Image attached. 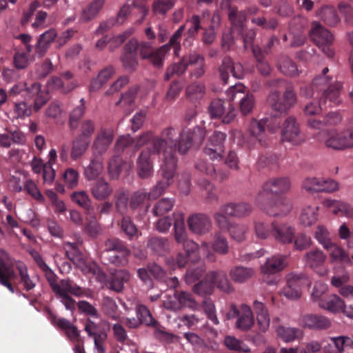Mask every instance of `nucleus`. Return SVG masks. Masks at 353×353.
<instances>
[{
  "mask_svg": "<svg viewBox=\"0 0 353 353\" xmlns=\"http://www.w3.org/2000/svg\"><path fill=\"white\" fill-rule=\"evenodd\" d=\"M138 49H139L141 57L148 59L156 67L163 65L165 56L169 52L168 45H163L158 49L152 50L149 42L139 43Z\"/></svg>",
  "mask_w": 353,
  "mask_h": 353,
  "instance_id": "obj_18",
  "label": "nucleus"
},
{
  "mask_svg": "<svg viewBox=\"0 0 353 353\" xmlns=\"http://www.w3.org/2000/svg\"><path fill=\"white\" fill-rule=\"evenodd\" d=\"M208 278L212 282L213 287L216 285L218 288L226 293H230L233 291V288L227 278L226 274L224 272H211L208 274Z\"/></svg>",
  "mask_w": 353,
  "mask_h": 353,
  "instance_id": "obj_46",
  "label": "nucleus"
},
{
  "mask_svg": "<svg viewBox=\"0 0 353 353\" xmlns=\"http://www.w3.org/2000/svg\"><path fill=\"white\" fill-rule=\"evenodd\" d=\"M113 141V132L110 129L101 128L92 145L93 155L102 157Z\"/></svg>",
  "mask_w": 353,
  "mask_h": 353,
  "instance_id": "obj_26",
  "label": "nucleus"
},
{
  "mask_svg": "<svg viewBox=\"0 0 353 353\" xmlns=\"http://www.w3.org/2000/svg\"><path fill=\"white\" fill-rule=\"evenodd\" d=\"M103 170V158L99 156L93 155L90 164L85 168L84 175L87 180L92 181L96 179Z\"/></svg>",
  "mask_w": 353,
  "mask_h": 353,
  "instance_id": "obj_43",
  "label": "nucleus"
},
{
  "mask_svg": "<svg viewBox=\"0 0 353 353\" xmlns=\"http://www.w3.org/2000/svg\"><path fill=\"white\" fill-rule=\"evenodd\" d=\"M218 70L220 78L224 83H228L230 74L236 79L241 78L243 74L242 65L240 63L234 64L233 60L229 56L223 58Z\"/></svg>",
  "mask_w": 353,
  "mask_h": 353,
  "instance_id": "obj_24",
  "label": "nucleus"
},
{
  "mask_svg": "<svg viewBox=\"0 0 353 353\" xmlns=\"http://www.w3.org/2000/svg\"><path fill=\"white\" fill-rule=\"evenodd\" d=\"M318 210L319 207L316 205L305 207L300 216L301 223L305 226L314 224L318 219Z\"/></svg>",
  "mask_w": 353,
  "mask_h": 353,
  "instance_id": "obj_56",
  "label": "nucleus"
},
{
  "mask_svg": "<svg viewBox=\"0 0 353 353\" xmlns=\"http://www.w3.org/2000/svg\"><path fill=\"white\" fill-rule=\"evenodd\" d=\"M118 225L129 240L137 237L138 228L128 216H123Z\"/></svg>",
  "mask_w": 353,
  "mask_h": 353,
  "instance_id": "obj_60",
  "label": "nucleus"
},
{
  "mask_svg": "<svg viewBox=\"0 0 353 353\" xmlns=\"http://www.w3.org/2000/svg\"><path fill=\"white\" fill-rule=\"evenodd\" d=\"M254 324V316L251 307L247 304H241V310L235 323L236 329L246 332Z\"/></svg>",
  "mask_w": 353,
  "mask_h": 353,
  "instance_id": "obj_35",
  "label": "nucleus"
},
{
  "mask_svg": "<svg viewBox=\"0 0 353 353\" xmlns=\"http://www.w3.org/2000/svg\"><path fill=\"white\" fill-rule=\"evenodd\" d=\"M327 256L322 250L315 248L307 252L303 257V261L305 266L314 270L320 276H324L327 273L323 268Z\"/></svg>",
  "mask_w": 353,
  "mask_h": 353,
  "instance_id": "obj_22",
  "label": "nucleus"
},
{
  "mask_svg": "<svg viewBox=\"0 0 353 353\" xmlns=\"http://www.w3.org/2000/svg\"><path fill=\"white\" fill-rule=\"evenodd\" d=\"M312 87L322 92L321 96L329 100V105H336L341 102L340 92L342 84L339 81L332 82L329 76L318 75L312 81Z\"/></svg>",
  "mask_w": 353,
  "mask_h": 353,
  "instance_id": "obj_6",
  "label": "nucleus"
},
{
  "mask_svg": "<svg viewBox=\"0 0 353 353\" xmlns=\"http://www.w3.org/2000/svg\"><path fill=\"white\" fill-rule=\"evenodd\" d=\"M48 319L52 324L64 330L66 336L71 342L83 343L80 332L70 321L64 318L57 319L56 315L50 310H48Z\"/></svg>",
  "mask_w": 353,
  "mask_h": 353,
  "instance_id": "obj_20",
  "label": "nucleus"
},
{
  "mask_svg": "<svg viewBox=\"0 0 353 353\" xmlns=\"http://www.w3.org/2000/svg\"><path fill=\"white\" fill-rule=\"evenodd\" d=\"M174 296L176 300V301H170L164 302L165 307L167 309L176 311L180 310L181 307H188L194 310L198 307L196 301L190 292L185 291L175 292Z\"/></svg>",
  "mask_w": 353,
  "mask_h": 353,
  "instance_id": "obj_25",
  "label": "nucleus"
},
{
  "mask_svg": "<svg viewBox=\"0 0 353 353\" xmlns=\"http://www.w3.org/2000/svg\"><path fill=\"white\" fill-rule=\"evenodd\" d=\"M321 136L323 137V141L327 148L336 150H343L353 148V121L350 126L341 132L328 131L323 132Z\"/></svg>",
  "mask_w": 353,
  "mask_h": 353,
  "instance_id": "obj_8",
  "label": "nucleus"
},
{
  "mask_svg": "<svg viewBox=\"0 0 353 353\" xmlns=\"http://www.w3.org/2000/svg\"><path fill=\"white\" fill-rule=\"evenodd\" d=\"M262 192L256 198V201L261 210L271 216H283L287 215L292 210V205L290 200L285 196H279L267 203H261Z\"/></svg>",
  "mask_w": 353,
  "mask_h": 353,
  "instance_id": "obj_13",
  "label": "nucleus"
},
{
  "mask_svg": "<svg viewBox=\"0 0 353 353\" xmlns=\"http://www.w3.org/2000/svg\"><path fill=\"white\" fill-rule=\"evenodd\" d=\"M115 69L112 65L101 70L97 77L92 79L89 90L90 92H96L101 89V88L114 75Z\"/></svg>",
  "mask_w": 353,
  "mask_h": 353,
  "instance_id": "obj_40",
  "label": "nucleus"
},
{
  "mask_svg": "<svg viewBox=\"0 0 353 353\" xmlns=\"http://www.w3.org/2000/svg\"><path fill=\"white\" fill-rule=\"evenodd\" d=\"M189 63L192 67L190 70L191 79H198L205 74L206 63L205 58L202 54L195 52L190 53Z\"/></svg>",
  "mask_w": 353,
  "mask_h": 353,
  "instance_id": "obj_33",
  "label": "nucleus"
},
{
  "mask_svg": "<svg viewBox=\"0 0 353 353\" xmlns=\"http://www.w3.org/2000/svg\"><path fill=\"white\" fill-rule=\"evenodd\" d=\"M226 137V134L222 132H214L203 148V154L208 156L211 160H221L225 152L224 143Z\"/></svg>",
  "mask_w": 353,
  "mask_h": 353,
  "instance_id": "obj_15",
  "label": "nucleus"
},
{
  "mask_svg": "<svg viewBox=\"0 0 353 353\" xmlns=\"http://www.w3.org/2000/svg\"><path fill=\"white\" fill-rule=\"evenodd\" d=\"M287 263L286 256L274 255L267 259L266 262L261 266V270L264 274H274L283 270Z\"/></svg>",
  "mask_w": 353,
  "mask_h": 353,
  "instance_id": "obj_37",
  "label": "nucleus"
},
{
  "mask_svg": "<svg viewBox=\"0 0 353 353\" xmlns=\"http://www.w3.org/2000/svg\"><path fill=\"white\" fill-rule=\"evenodd\" d=\"M225 105L226 102L220 99L212 100L208 107L210 117L212 119L223 118L226 115L228 109V106L226 108Z\"/></svg>",
  "mask_w": 353,
  "mask_h": 353,
  "instance_id": "obj_59",
  "label": "nucleus"
},
{
  "mask_svg": "<svg viewBox=\"0 0 353 353\" xmlns=\"http://www.w3.org/2000/svg\"><path fill=\"white\" fill-rule=\"evenodd\" d=\"M71 199L72 201L78 204L84 210L85 215H90L91 216H93L95 208L86 192H74L72 194Z\"/></svg>",
  "mask_w": 353,
  "mask_h": 353,
  "instance_id": "obj_44",
  "label": "nucleus"
},
{
  "mask_svg": "<svg viewBox=\"0 0 353 353\" xmlns=\"http://www.w3.org/2000/svg\"><path fill=\"white\" fill-rule=\"evenodd\" d=\"M130 278V274L125 270H119L112 274L110 279V288L115 292H121L124 283H127Z\"/></svg>",
  "mask_w": 353,
  "mask_h": 353,
  "instance_id": "obj_45",
  "label": "nucleus"
},
{
  "mask_svg": "<svg viewBox=\"0 0 353 353\" xmlns=\"http://www.w3.org/2000/svg\"><path fill=\"white\" fill-rule=\"evenodd\" d=\"M118 306L116 302L110 297H105L103 300L101 310L103 312L112 320L118 321L120 315L117 312Z\"/></svg>",
  "mask_w": 353,
  "mask_h": 353,
  "instance_id": "obj_64",
  "label": "nucleus"
},
{
  "mask_svg": "<svg viewBox=\"0 0 353 353\" xmlns=\"http://www.w3.org/2000/svg\"><path fill=\"white\" fill-rule=\"evenodd\" d=\"M253 309L256 315V321L259 330L262 332H265L269 328L270 322L267 307L263 303L256 300L253 303Z\"/></svg>",
  "mask_w": 353,
  "mask_h": 353,
  "instance_id": "obj_38",
  "label": "nucleus"
},
{
  "mask_svg": "<svg viewBox=\"0 0 353 353\" xmlns=\"http://www.w3.org/2000/svg\"><path fill=\"white\" fill-rule=\"evenodd\" d=\"M152 154L150 148H147L141 151L137 159V174L141 179H148L153 174Z\"/></svg>",
  "mask_w": 353,
  "mask_h": 353,
  "instance_id": "obj_27",
  "label": "nucleus"
},
{
  "mask_svg": "<svg viewBox=\"0 0 353 353\" xmlns=\"http://www.w3.org/2000/svg\"><path fill=\"white\" fill-rule=\"evenodd\" d=\"M228 231L233 240L240 243L245 240L248 227L244 224L233 223Z\"/></svg>",
  "mask_w": 353,
  "mask_h": 353,
  "instance_id": "obj_63",
  "label": "nucleus"
},
{
  "mask_svg": "<svg viewBox=\"0 0 353 353\" xmlns=\"http://www.w3.org/2000/svg\"><path fill=\"white\" fill-rule=\"evenodd\" d=\"M319 305L321 308L333 313L341 312L343 313L345 307L344 301L335 294L321 299Z\"/></svg>",
  "mask_w": 353,
  "mask_h": 353,
  "instance_id": "obj_39",
  "label": "nucleus"
},
{
  "mask_svg": "<svg viewBox=\"0 0 353 353\" xmlns=\"http://www.w3.org/2000/svg\"><path fill=\"white\" fill-rule=\"evenodd\" d=\"M147 248L152 252L162 255L169 250V241L164 237L152 236L148 240Z\"/></svg>",
  "mask_w": 353,
  "mask_h": 353,
  "instance_id": "obj_47",
  "label": "nucleus"
},
{
  "mask_svg": "<svg viewBox=\"0 0 353 353\" xmlns=\"http://www.w3.org/2000/svg\"><path fill=\"white\" fill-rule=\"evenodd\" d=\"M271 236L276 241L283 243H290L293 241L294 229L285 223H271Z\"/></svg>",
  "mask_w": 353,
  "mask_h": 353,
  "instance_id": "obj_30",
  "label": "nucleus"
},
{
  "mask_svg": "<svg viewBox=\"0 0 353 353\" xmlns=\"http://www.w3.org/2000/svg\"><path fill=\"white\" fill-rule=\"evenodd\" d=\"M38 91L37 82L33 83L30 87L26 83L20 82L14 84L10 90V94L16 96L21 94L26 99H28L30 94H33Z\"/></svg>",
  "mask_w": 353,
  "mask_h": 353,
  "instance_id": "obj_54",
  "label": "nucleus"
},
{
  "mask_svg": "<svg viewBox=\"0 0 353 353\" xmlns=\"http://www.w3.org/2000/svg\"><path fill=\"white\" fill-rule=\"evenodd\" d=\"M130 253L125 242L119 238L112 237L104 242L101 257L104 261L107 260L108 263L117 266H125L128 263Z\"/></svg>",
  "mask_w": 353,
  "mask_h": 353,
  "instance_id": "obj_5",
  "label": "nucleus"
},
{
  "mask_svg": "<svg viewBox=\"0 0 353 353\" xmlns=\"http://www.w3.org/2000/svg\"><path fill=\"white\" fill-rule=\"evenodd\" d=\"M296 102V95L292 85L286 88L282 98L277 90H272L267 97L268 105L278 113L287 112Z\"/></svg>",
  "mask_w": 353,
  "mask_h": 353,
  "instance_id": "obj_9",
  "label": "nucleus"
},
{
  "mask_svg": "<svg viewBox=\"0 0 353 353\" xmlns=\"http://www.w3.org/2000/svg\"><path fill=\"white\" fill-rule=\"evenodd\" d=\"M135 311L141 325L154 330V334L157 339H164L169 335V333L165 330V327L152 316L151 312L145 305H137Z\"/></svg>",
  "mask_w": 353,
  "mask_h": 353,
  "instance_id": "obj_14",
  "label": "nucleus"
},
{
  "mask_svg": "<svg viewBox=\"0 0 353 353\" xmlns=\"http://www.w3.org/2000/svg\"><path fill=\"white\" fill-rule=\"evenodd\" d=\"M177 167V158L172 154L170 149L163 152V162L161 163L159 174L163 180L159 181L148 193V200H155L159 198L165 189L172 183L173 178Z\"/></svg>",
  "mask_w": 353,
  "mask_h": 353,
  "instance_id": "obj_4",
  "label": "nucleus"
},
{
  "mask_svg": "<svg viewBox=\"0 0 353 353\" xmlns=\"http://www.w3.org/2000/svg\"><path fill=\"white\" fill-rule=\"evenodd\" d=\"M286 285L281 294L289 299H296L301 296V288L310 284L308 276L303 272H292L286 275Z\"/></svg>",
  "mask_w": 353,
  "mask_h": 353,
  "instance_id": "obj_10",
  "label": "nucleus"
},
{
  "mask_svg": "<svg viewBox=\"0 0 353 353\" xmlns=\"http://www.w3.org/2000/svg\"><path fill=\"white\" fill-rule=\"evenodd\" d=\"M77 266L81 269V271L84 274H90L94 275L100 281H103L106 277L105 274L95 262H85L84 260H82L81 263L78 264Z\"/></svg>",
  "mask_w": 353,
  "mask_h": 353,
  "instance_id": "obj_57",
  "label": "nucleus"
},
{
  "mask_svg": "<svg viewBox=\"0 0 353 353\" xmlns=\"http://www.w3.org/2000/svg\"><path fill=\"white\" fill-rule=\"evenodd\" d=\"M90 192L97 201H105L113 192V188L104 179L100 178L90 185Z\"/></svg>",
  "mask_w": 353,
  "mask_h": 353,
  "instance_id": "obj_32",
  "label": "nucleus"
},
{
  "mask_svg": "<svg viewBox=\"0 0 353 353\" xmlns=\"http://www.w3.org/2000/svg\"><path fill=\"white\" fill-rule=\"evenodd\" d=\"M84 330L88 335L94 340V353H105V343L108 335L101 323H97L88 319Z\"/></svg>",
  "mask_w": 353,
  "mask_h": 353,
  "instance_id": "obj_16",
  "label": "nucleus"
},
{
  "mask_svg": "<svg viewBox=\"0 0 353 353\" xmlns=\"http://www.w3.org/2000/svg\"><path fill=\"white\" fill-rule=\"evenodd\" d=\"M175 0H154L152 5V11L154 15L165 17L174 6Z\"/></svg>",
  "mask_w": 353,
  "mask_h": 353,
  "instance_id": "obj_58",
  "label": "nucleus"
},
{
  "mask_svg": "<svg viewBox=\"0 0 353 353\" xmlns=\"http://www.w3.org/2000/svg\"><path fill=\"white\" fill-rule=\"evenodd\" d=\"M37 85L38 91L33 94H30L27 99H30L32 98H34L32 110L35 112H39L49 100L48 92L41 89V85L39 83H37Z\"/></svg>",
  "mask_w": 353,
  "mask_h": 353,
  "instance_id": "obj_61",
  "label": "nucleus"
},
{
  "mask_svg": "<svg viewBox=\"0 0 353 353\" xmlns=\"http://www.w3.org/2000/svg\"><path fill=\"white\" fill-rule=\"evenodd\" d=\"M278 336L284 342L289 343L299 337L301 331L299 328L279 326L276 330Z\"/></svg>",
  "mask_w": 353,
  "mask_h": 353,
  "instance_id": "obj_62",
  "label": "nucleus"
},
{
  "mask_svg": "<svg viewBox=\"0 0 353 353\" xmlns=\"http://www.w3.org/2000/svg\"><path fill=\"white\" fill-rule=\"evenodd\" d=\"M254 274V270L251 268L236 266L230 272L231 279L236 283H244L250 279Z\"/></svg>",
  "mask_w": 353,
  "mask_h": 353,
  "instance_id": "obj_53",
  "label": "nucleus"
},
{
  "mask_svg": "<svg viewBox=\"0 0 353 353\" xmlns=\"http://www.w3.org/2000/svg\"><path fill=\"white\" fill-rule=\"evenodd\" d=\"M105 0H92L83 10L81 20L84 22L91 21L99 14L105 4Z\"/></svg>",
  "mask_w": 353,
  "mask_h": 353,
  "instance_id": "obj_48",
  "label": "nucleus"
},
{
  "mask_svg": "<svg viewBox=\"0 0 353 353\" xmlns=\"http://www.w3.org/2000/svg\"><path fill=\"white\" fill-rule=\"evenodd\" d=\"M17 270L20 277V283L23 285V290L30 291L33 290L37 283L33 278H31L28 272L27 267L22 263L17 264Z\"/></svg>",
  "mask_w": 353,
  "mask_h": 353,
  "instance_id": "obj_55",
  "label": "nucleus"
},
{
  "mask_svg": "<svg viewBox=\"0 0 353 353\" xmlns=\"http://www.w3.org/2000/svg\"><path fill=\"white\" fill-rule=\"evenodd\" d=\"M281 121L276 117L263 118L261 120L252 119L248 127V136L243 137L244 143L250 149L257 148V145L266 146L268 137L266 129L270 133H274L280 127Z\"/></svg>",
  "mask_w": 353,
  "mask_h": 353,
  "instance_id": "obj_2",
  "label": "nucleus"
},
{
  "mask_svg": "<svg viewBox=\"0 0 353 353\" xmlns=\"http://www.w3.org/2000/svg\"><path fill=\"white\" fill-rule=\"evenodd\" d=\"M205 137V129L201 127H196L192 132L189 129H183L180 134L178 142L174 141L173 148L175 152L185 154L191 148L192 143L200 144Z\"/></svg>",
  "mask_w": 353,
  "mask_h": 353,
  "instance_id": "obj_12",
  "label": "nucleus"
},
{
  "mask_svg": "<svg viewBox=\"0 0 353 353\" xmlns=\"http://www.w3.org/2000/svg\"><path fill=\"white\" fill-rule=\"evenodd\" d=\"M317 14L320 19L329 26H335L340 21L335 8L332 6H323Z\"/></svg>",
  "mask_w": 353,
  "mask_h": 353,
  "instance_id": "obj_50",
  "label": "nucleus"
},
{
  "mask_svg": "<svg viewBox=\"0 0 353 353\" xmlns=\"http://www.w3.org/2000/svg\"><path fill=\"white\" fill-rule=\"evenodd\" d=\"M174 239L178 243H183L188 240V234L184 224V214L182 212L173 213Z\"/></svg>",
  "mask_w": 353,
  "mask_h": 353,
  "instance_id": "obj_41",
  "label": "nucleus"
},
{
  "mask_svg": "<svg viewBox=\"0 0 353 353\" xmlns=\"http://www.w3.org/2000/svg\"><path fill=\"white\" fill-rule=\"evenodd\" d=\"M221 211L228 216L244 218L252 212V206L246 202H230L221 206Z\"/></svg>",
  "mask_w": 353,
  "mask_h": 353,
  "instance_id": "obj_28",
  "label": "nucleus"
},
{
  "mask_svg": "<svg viewBox=\"0 0 353 353\" xmlns=\"http://www.w3.org/2000/svg\"><path fill=\"white\" fill-rule=\"evenodd\" d=\"M281 138L292 145H299L304 141V134L301 132L299 124L294 117H289L285 120L281 129Z\"/></svg>",
  "mask_w": 353,
  "mask_h": 353,
  "instance_id": "obj_17",
  "label": "nucleus"
},
{
  "mask_svg": "<svg viewBox=\"0 0 353 353\" xmlns=\"http://www.w3.org/2000/svg\"><path fill=\"white\" fill-rule=\"evenodd\" d=\"M206 268L205 264L199 262L196 264L190 265L184 276L185 281L188 283H192L200 279L205 273Z\"/></svg>",
  "mask_w": 353,
  "mask_h": 353,
  "instance_id": "obj_52",
  "label": "nucleus"
},
{
  "mask_svg": "<svg viewBox=\"0 0 353 353\" xmlns=\"http://www.w3.org/2000/svg\"><path fill=\"white\" fill-rule=\"evenodd\" d=\"M114 205L116 210L120 214H123L130 203L129 192L124 188H119L116 190L114 194Z\"/></svg>",
  "mask_w": 353,
  "mask_h": 353,
  "instance_id": "obj_51",
  "label": "nucleus"
},
{
  "mask_svg": "<svg viewBox=\"0 0 353 353\" xmlns=\"http://www.w3.org/2000/svg\"><path fill=\"white\" fill-rule=\"evenodd\" d=\"M62 289L54 294L57 299H60L65 308L69 310H74L76 304L75 300L71 295L77 297H90L92 294L89 289L78 285L70 279H62Z\"/></svg>",
  "mask_w": 353,
  "mask_h": 353,
  "instance_id": "obj_7",
  "label": "nucleus"
},
{
  "mask_svg": "<svg viewBox=\"0 0 353 353\" xmlns=\"http://www.w3.org/2000/svg\"><path fill=\"white\" fill-rule=\"evenodd\" d=\"M8 254L3 250H0V284L8 288L12 293L14 292V288L11 283L16 276V272L13 267L8 264Z\"/></svg>",
  "mask_w": 353,
  "mask_h": 353,
  "instance_id": "obj_21",
  "label": "nucleus"
},
{
  "mask_svg": "<svg viewBox=\"0 0 353 353\" xmlns=\"http://www.w3.org/2000/svg\"><path fill=\"white\" fill-rule=\"evenodd\" d=\"M228 17L232 29H236L239 32H241L247 19L245 11H239L236 8L230 7Z\"/></svg>",
  "mask_w": 353,
  "mask_h": 353,
  "instance_id": "obj_49",
  "label": "nucleus"
},
{
  "mask_svg": "<svg viewBox=\"0 0 353 353\" xmlns=\"http://www.w3.org/2000/svg\"><path fill=\"white\" fill-rule=\"evenodd\" d=\"M225 94L229 103L227 114L223 117V123L228 124L236 117V110L234 105H238L243 115H248L252 111L254 97L252 94L245 91V87L243 84H236L230 87Z\"/></svg>",
  "mask_w": 353,
  "mask_h": 353,
  "instance_id": "obj_1",
  "label": "nucleus"
},
{
  "mask_svg": "<svg viewBox=\"0 0 353 353\" xmlns=\"http://www.w3.org/2000/svg\"><path fill=\"white\" fill-rule=\"evenodd\" d=\"M325 250L328 252L332 262L339 263L345 268L352 265L353 256L350 258L348 254L336 243H333Z\"/></svg>",
  "mask_w": 353,
  "mask_h": 353,
  "instance_id": "obj_36",
  "label": "nucleus"
},
{
  "mask_svg": "<svg viewBox=\"0 0 353 353\" xmlns=\"http://www.w3.org/2000/svg\"><path fill=\"white\" fill-rule=\"evenodd\" d=\"M57 36V31L53 28L46 31L39 36L34 48V53L39 58H42L46 55Z\"/></svg>",
  "mask_w": 353,
  "mask_h": 353,
  "instance_id": "obj_31",
  "label": "nucleus"
},
{
  "mask_svg": "<svg viewBox=\"0 0 353 353\" xmlns=\"http://www.w3.org/2000/svg\"><path fill=\"white\" fill-rule=\"evenodd\" d=\"M301 324L304 327L312 330H326L331 327L330 320L321 315L307 314L302 317Z\"/></svg>",
  "mask_w": 353,
  "mask_h": 353,
  "instance_id": "obj_34",
  "label": "nucleus"
},
{
  "mask_svg": "<svg viewBox=\"0 0 353 353\" xmlns=\"http://www.w3.org/2000/svg\"><path fill=\"white\" fill-rule=\"evenodd\" d=\"M139 43L135 39L130 40L124 46L123 53L121 57L123 67L128 70H134L138 64L137 52Z\"/></svg>",
  "mask_w": 353,
  "mask_h": 353,
  "instance_id": "obj_29",
  "label": "nucleus"
},
{
  "mask_svg": "<svg viewBox=\"0 0 353 353\" xmlns=\"http://www.w3.org/2000/svg\"><path fill=\"white\" fill-rule=\"evenodd\" d=\"M291 188V183L288 177H273L267 180L263 185L262 194L264 193L270 194L275 197L283 196L282 195L289 192Z\"/></svg>",
  "mask_w": 353,
  "mask_h": 353,
  "instance_id": "obj_19",
  "label": "nucleus"
},
{
  "mask_svg": "<svg viewBox=\"0 0 353 353\" xmlns=\"http://www.w3.org/2000/svg\"><path fill=\"white\" fill-rule=\"evenodd\" d=\"M189 61L190 54L183 55L179 61L170 65L166 70L165 80L168 81L174 74L179 77L183 74L190 66Z\"/></svg>",
  "mask_w": 353,
  "mask_h": 353,
  "instance_id": "obj_42",
  "label": "nucleus"
},
{
  "mask_svg": "<svg viewBox=\"0 0 353 353\" xmlns=\"http://www.w3.org/2000/svg\"><path fill=\"white\" fill-rule=\"evenodd\" d=\"M311 39L328 57H332L334 52L331 48L334 37L332 33L317 22H313L310 31Z\"/></svg>",
  "mask_w": 353,
  "mask_h": 353,
  "instance_id": "obj_11",
  "label": "nucleus"
},
{
  "mask_svg": "<svg viewBox=\"0 0 353 353\" xmlns=\"http://www.w3.org/2000/svg\"><path fill=\"white\" fill-rule=\"evenodd\" d=\"M175 135V130L172 128H165L162 131L160 136H154L151 132H147L141 135L136 142L134 141L135 147L139 148L150 142L152 145L150 149L152 153L159 155L162 163L163 152L166 150L170 149L172 154L176 157L175 149L173 148L174 137Z\"/></svg>",
  "mask_w": 353,
  "mask_h": 353,
  "instance_id": "obj_3",
  "label": "nucleus"
},
{
  "mask_svg": "<svg viewBox=\"0 0 353 353\" xmlns=\"http://www.w3.org/2000/svg\"><path fill=\"white\" fill-rule=\"evenodd\" d=\"M189 230L196 235H204L212 228V223L210 216L203 213H195L187 220Z\"/></svg>",
  "mask_w": 353,
  "mask_h": 353,
  "instance_id": "obj_23",
  "label": "nucleus"
}]
</instances>
